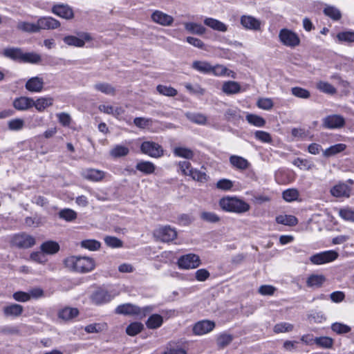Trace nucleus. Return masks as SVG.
<instances>
[{"label":"nucleus","mask_w":354,"mask_h":354,"mask_svg":"<svg viewBox=\"0 0 354 354\" xmlns=\"http://www.w3.org/2000/svg\"><path fill=\"white\" fill-rule=\"evenodd\" d=\"M229 162L232 167L241 171L245 170L250 167V163L247 159L237 155L230 156Z\"/></svg>","instance_id":"dca6fc26"},{"label":"nucleus","mask_w":354,"mask_h":354,"mask_svg":"<svg viewBox=\"0 0 354 354\" xmlns=\"http://www.w3.org/2000/svg\"><path fill=\"white\" fill-rule=\"evenodd\" d=\"M185 30L192 34L202 35L205 33L206 28L200 24L194 22H185L184 23Z\"/></svg>","instance_id":"c85d7f7f"},{"label":"nucleus","mask_w":354,"mask_h":354,"mask_svg":"<svg viewBox=\"0 0 354 354\" xmlns=\"http://www.w3.org/2000/svg\"><path fill=\"white\" fill-rule=\"evenodd\" d=\"M346 148V145L345 144L339 143L334 145L333 146H330V147L326 149L323 151V155L325 157H330L333 156H335L338 153H340L345 150Z\"/></svg>","instance_id":"58836bf2"},{"label":"nucleus","mask_w":354,"mask_h":354,"mask_svg":"<svg viewBox=\"0 0 354 354\" xmlns=\"http://www.w3.org/2000/svg\"><path fill=\"white\" fill-rule=\"evenodd\" d=\"M331 329L337 334H345L351 331V328L348 325L336 322L332 324Z\"/></svg>","instance_id":"338daca9"},{"label":"nucleus","mask_w":354,"mask_h":354,"mask_svg":"<svg viewBox=\"0 0 354 354\" xmlns=\"http://www.w3.org/2000/svg\"><path fill=\"white\" fill-rule=\"evenodd\" d=\"M44 86L42 78L34 77L29 79L26 83V88L31 92H40Z\"/></svg>","instance_id":"b1692460"},{"label":"nucleus","mask_w":354,"mask_h":354,"mask_svg":"<svg viewBox=\"0 0 354 354\" xmlns=\"http://www.w3.org/2000/svg\"><path fill=\"white\" fill-rule=\"evenodd\" d=\"M41 251L47 254H54L59 250V245L54 241L44 242L40 246Z\"/></svg>","instance_id":"bb28decb"},{"label":"nucleus","mask_w":354,"mask_h":354,"mask_svg":"<svg viewBox=\"0 0 354 354\" xmlns=\"http://www.w3.org/2000/svg\"><path fill=\"white\" fill-rule=\"evenodd\" d=\"M201 263V261L199 256L192 253L181 256L177 262L179 268L184 270L196 268Z\"/></svg>","instance_id":"423d86ee"},{"label":"nucleus","mask_w":354,"mask_h":354,"mask_svg":"<svg viewBox=\"0 0 354 354\" xmlns=\"http://www.w3.org/2000/svg\"><path fill=\"white\" fill-rule=\"evenodd\" d=\"M339 216L344 221L354 223V209L351 207L340 209Z\"/></svg>","instance_id":"5fc2aeb1"},{"label":"nucleus","mask_w":354,"mask_h":354,"mask_svg":"<svg viewBox=\"0 0 354 354\" xmlns=\"http://www.w3.org/2000/svg\"><path fill=\"white\" fill-rule=\"evenodd\" d=\"M173 153L175 156L185 159H192L194 156V153L192 149L183 147H175Z\"/></svg>","instance_id":"c9c22d12"},{"label":"nucleus","mask_w":354,"mask_h":354,"mask_svg":"<svg viewBox=\"0 0 354 354\" xmlns=\"http://www.w3.org/2000/svg\"><path fill=\"white\" fill-rule=\"evenodd\" d=\"M153 235L162 242H170L176 238L177 232L174 228L165 225L156 229Z\"/></svg>","instance_id":"1a4fd4ad"},{"label":"nucleus","mask_w":354,"mask_h":354,"mask_svg":"<svg viewBox=\"0 0 354 354\" xmlns=\"http://www.w3.org/2000/svg\"><path fill=\"white\" fill-rule=\"evenodd\" d=\"M283 198L287 202H292L297 200L299 194L296 189H288L283 192Z\"/></svg>","instance_id":"bf43d9fd"},{"label":"nucleus","mask_w":354,"mask_h":354,"mask_svg":"<svg viewBox=\"0 0 354 354\" xmlns=\"http://www.w3.org/2000/svg\"><path fill=\"white\" fill-rule=\"evenodd\" d=\"M3 311L6 317H19L22 314L24 308L20 304H12L5 306Z\"/></svg>","instance_id":"393cba45"},{"label":"nucleus","mask_w":354,"mask_h":354,"mask_svg":"<svg viewBox=\"0 0 354 354\" xmlns=\"http://www.w3.org/2000/svg\"><path fill=\"white\" fill-rule=\"evenodd\" d=\"M156 89L160 94L169 97H174L178 93L176 89L171 86H167L165 85H158Z\"/></svg>","instance_id":"3c124183"},{"label":"nucleus","mask_w":354,"mask_h":354,"mask_svg":"<svg viewBox=\"0 0 354 354\" xmlns=\"http://www.w3.org/2000/svg\"><path fill=\"white\" fill-rule=\"evenodd\" d=\"M326 278L322 274H311L306 280V285L310 288H319L325 282Z\"/></svg>","instance_id":"7c9ffc66"},{"label":"nucleus","mask_w":354,"mask_h":354,"mask_svg":"<svg viewBox=\"0 0 354 354\" xmlns=\"http://www.w3.org/2000/svg\"><path fill=\"white\" fill-rule=\"evenodd\" d=\"M345 118L339 114L328 115L323 118L322 126L327 129H338L345 126Z\"/></svg>","instance_id":"6e6552de"},{"label":"nucleus","mask_w":354,"mask_h":354,"mask_svg":"<svg viewBox=\"0 0 354 354\" xmlns=\"http://www.w3.org/2000/svg\"><path fill=\"white\" fill-rule=\"evenodd\" d=\"M215 327V323L209 320H202L197 322L194 328L193 331L196 335H202L209 333Z\"/></svg>","instance_id":"4468645a"},{"label":"nucleus","mask_w":354,"mask_h":354,"mask_svg":"<svg viewBox=\"0 0 354 354\" xmlns=\"http://www.w3.org/2000/svg\"><path fill=\"white\" fill-rule=\"evenodd\" d=\"M143 329V324L140 322H133L126 328V333L131 336H134Z\"/></svg>","instance_id":"4d7b16f0"},{"label":"nucleus","mask_w":354,"mask_h":354,"mask_svg":"<svg viewBox=\"0 0 354 354\" xmlns=\"http://www.w3.org/2000/svg\"><path fill=\"white\" fill-rule=\"evenodd\" d=\"M151 19L153 22L163 26H170L174 21L173 17L160 10H155L152 13Z\"/></svg>","instance_id":"2eb2a0df"},{"label":"nucleus","mask_w":354,"mask_h":354,"mask_svg":"<svg viewBox=\"0 0 354 354\" xmlns=\"http://www.w3.org/2000/svg\"><path fill=\"white\" fill-rule=\"evenodd\" d=\"M52 12L59 17L69 20L74 17L73 8L68 4L54 5L51 10Z\"/></svg>","instance_id":"9b49d317"},{"label":"nucleus","mask_w":354,"mask_h":354,"mask_svg":"<svg viewBox=\"0 0 354 354\" xmlns=\"http://www.w3.org/2000/svg\"><path fill=\"white\" fill-rule=\"evenodd\" d=\"M114 298L109 290L103 288H99L94 290L90 295V300L95 305H102L111 301Z\"/></svg>","instance_id":"0eeeda50"},{"label":"nucleus","mask_w":354,"mask_h":354,"mask_svg":"<svg viewBox=\"0 0 354 354\" xmlns=\"http://www.w3.org/2000/svg\"><path fill=\"white\" fill-rule=\"evenodd\" d=\"M193 180L199 183H206L208 180L209 176L206 174L205 171L194 169L189 171V176Z\"/></svg>","instance_id":"c03bdc74"},{"label":"nucleus","mask_w":354,"mask_h":354,"mask_svg":"<svg viewBox=\"0 0 354 354\" xmlns=\"http://www.w3.org/2000/svg\"><path fill=\"white\" fill-rule=\"evenodd\" d=\"M317 88L320 91L330 95H333L337 91L336 88L332 84L324 81H319L317 84Z\"/></svg>","instance_id":"8fccbe9b"},{"label":"nucleus","mask_w":354,"mask_h":354,"mask_svg":"<svg viewBox=\"0 0 354 354\" xmlns=\"http://www.w3.org/2000/svg\"><path fill=\"white\" fill-rule=\"evenodd\" d=\"M324 13L325 15L335 21H337L342 17L340 11L334 6H326L324 9Z\"/></svg>","instance_id":"09e8293b"},{"label":"nucleus","mask_w":354,"mask_h":354,"mask_svg":"<svg viewBox=\"0 0 354 354\" xmlns=\"http://www.w3.org/2000/svg\"><path fill=\"white\" fill-rule=\"evenodd\" d=\"M292 94L299 98L308 99L310 97V93L301 87L295 86L291 88Z\"/></svg>","instance_id":"e2e57ef3"},{"label":"nucleus","mask_w":354,"mask_h":354,"mask_svg":"<svg viewBox=\"0 0 354 354\" xmlns=\"http://www.w3.org/2000/svg\"><path fill=\"white\" fill-rule=\"evenodd\" d=\"M129 153V149L122 145H115L109 151V154L114 158H122Z\"/></svg>","instance_id":"473e14b6"},{"label":"nucleus","mask_w":354,"mask_h":354,"mask_svg":"<svg viewBox=\"0 0 354 354\" xmlns=\"http://www.w3.org/2000/svg\"><path fill=\"white\" fill-rule=\"evenodd\" d=\"M78 313L77 308H65L59 312V317L64 320H69L77 316Z\"/></svg>","instance_id":"79ce46f5"},{"label":"nucleus","mask_w":354,"mask_h":354,"mask_svg":"<svg viewBox=\"0 0 354 354\" xmlns=\"http://www.w3.org/2000/svg\"><path fill=\"white\" fill-rule=\"evenodd\" d=\"M17 28L18 30L25 32H38L37 23L33 24L27 21H19L17 24Z\"/></svg>","instance_id":"37998d69"},{"label":"nucleus","mask_w":354,"mask_h":354,"mask_svg":"<svg viewBox=\"0 0 354 354\" xmlns=\"http://www.w3.org/2000/svg\"><path fill=\"white\" fill-rule=\"evenodd\" d=\"M222 91L227 95L236 94L241 91V86L237 82L227 81L223 83Z\"/></svg>","instance_id":"cd10ccee"},{"label":"nucleus","mask_w":354,"mask_h":354,"mask_svg":"<svg viewBox=\"0 0 354 354\" xmlns=\"http://www.w3.org/2000/svg\"><path fill=\"white\" fill-rule=\"evenodd\" d=\"M232 340V335L227 333H222L218 336L216 343L218 347L224 348L229 345Z\"/></svg>","instance_id":"13d9d810"},{"label":"nucleus","mask_w":354,"mask_h":354,"mask_svg":"<svg viewBox=\"0 0 354 354\" xmlns=\"http://www.w3.org/2000/svg\"><path fill=\"white\" fill-rule=\"evenodd\" d=\"M276 221L279 224L294 226L297 224V218L292 215H279L276 217Z\"/></svg>","instance_id":"ea45409f"},{"label":"nucleus","mask_w":354,"mask_h":354,"mask_svg":"<svg viewBox=\"0 0 354 354\" xmlns=\"http://www.w3.org/2000/svg\"><path fill=\"white\" fill-rule=\"evenodd\" d=\"M115 313L120 315H137L140 313V308L131 304H124L118 306L115 308Z\"/></svg>","instance_id":"6ab92c4d"},{"label":"nucleus","mask_w":354,"mask_h":354,"mask_svg":"<svg viewBox=\"0 0 354 354\" xmlns=\"http://www.w3.org/2000/svg\"><path fill=\"white\" fill-rule=\"evenodd\" d=\"M41 60V56L35 53H23L21 62L37 64Z\"/></svg>","instance_id":"a18cd8bd"},{"label":"nucleus","mask_w":354,"mask_h":354,"mask_svg":"<svg viewBox=\"0 0 354 354\" xmlns=\"http://www.w3.org/2000/svg\"><path fill=\"white\" fill-rule=\"evenodd\" d=\"M192 67L193 69L203 74H210L212 69L210 63L206 61H194L192 64Z\"/></svg>","instance_id":"72a5a7b5"},{"label":"nucleus","mask_w":354,"mask_h":354,"mask_svg":"<svg viewBox=\"0 0 354 354\" xmlns=\"http://www.w3.org/2000/svg\"><path fill=\"white\" fill-rule=\"evenodd\" d=\"M294 326L292 324L288 322H280L277 324L273 328L275 333H286L292 331Z\"/></svg>","instance_id":"0e129e2a"},{"label":"nucleus","mask_w":354,"mask_h":354,"mask_svg":"<svg viewBox=\"0 0 354 354\" xmlns=\"http://www.w3.org/2000/svg\"><path fill=\"white\" fill-rule=\"evenodd\" d=\"M241 24L246 29L259 30L261 28V22L250 15H243L241 17Z\"/></svg>","instance_id":"a211bd4d"},{"label":"nucleus","mask_w":354,"mask_h":354,"mask_svg":"<svg viewBox=\"0 0 354 354\" xmlns=\"http://www.w3.org/2000/svg\"><path fill=\"white\" fill-rule=\"evenodd\" d=\"M53 99L50 97H39L36 101L34 100L33 106H35L38 111L41 112L47 107L53 105Z\"/></svg>","instance_id":"f704fd0d"},{"label":"nucleus","mask_w":354,"mask_h":354,"mask_svg":"<svg viewBox=\"0 0 354 354\" xmlns=\"http://www.w3.org/2000/svg\"><path fill=\"white\" fill-rule=\"evenodd\" d=\"M106 245L112 248H119L122 247L123 243L118 238L113 236H106L104 239Z\"/></svg>","instance_id":"6e6d98bb"},{"label":"nucleus","mask_w":354,"mask_h":354,"mask_svg":"<svg viewBox=\"0 0 354 354\" xmlns=\"http://www.w3.org/2000/svg\"><path fill=\"white\" fill-rule=\"evenodd\" d=\"M185 115L189 121L197 124L203 125L207 122V117L203 113L188 112Z\"/></svg>","instance_id":"a19ab883"},{"label":"nucleus","mask_w":354,"mask_h":354,"mask_svg":"<svg viewBox=\"0 0 354 354\" xmlns=\"http://www.w3.org/2000/svg\"><path fill=\"white\" fill-rule=\"evenodd\" d=\"M211 73L214 76L221 77V76H227L230 77L232 78H236V73L228 69L223 65L216 64L215 66H212Z\"/></svg>","instance_id":"4be33fe9"},{"label":"nucleus","mask_w":354,"mask_h":354,"mask_svg":"<svg viewBox=\"0 0 354 354\" xmlns=\"http://www.w3.org/2000/svg\"><path fill=\"white\" fill-rule=\"evenodd\" d=\"M279 39L281 44L290 48H295L300 44L298 35L287 28H283L279 31Z\"/></svg>","instance_id":"39448f33"},{"label":"nucleus","mask_w":354,"mask_h":354,"mask_svg":"<svg viewBox=\"0 0 354 354\" xmlns=\"http://www.w3.org/2000/svg\"><path fill=\"white\" fill-rule=\"evenodd\" d=\"M64 264L69 270L80 273L91 272L95 266L94 260L87 257H68L64 259Z\"/></svg>","instance_id":"f257e3e1"},{"label":"nucleus","mask_w":354,"mask_h":354,"mask_svg":"<svg viewBox=\"0 0 354 354\" xmlns=\"http://www.w3.org/2000/svg\"><path fill=\"white\" fill-rule=\"evenodd\" d=\"M314 342L317 346L324 348H330L333 344V339L325 336L315 337Z\"/></svg>","instance_id":"864d4df0"},{"label":"nucleus","mask_w":354,"mask_h":354,"mask_svg":"<svg viewBox=\"0 0 354 354\" xmlns=\"http://www.w3.org/2000/svg\"><path fill=\"white\" fill-rule=\"evenodd\" d=\"M92 39L91 34L86 32H78L77 36L68 35L63 38V41L66 45L78 48L84 47L86 41H90Z\"/></svg>","instance_id":"7ed1b4c3"},{"label":"nucleus","mask_w":354,"mask_h":354,"mask_svg":"<svg viewBox=\"0 0 354 354\" xmlns=\"http://www.w3.org/2000/svg\"><path fill=\"white\" fill-rule=\"evenodd\" d=\"M25 126V122L21 118H15L8 121V127L10 131H20Z\"/></svg>","instance_id":"603ef678"},{"label":"nucleus","mask_w":354,"mask_h":354,"mask_svg":"<svg viewBox=\"0 0 354 354\" xmlns=\"http://www.w3.org/2000/svg\"><path fill=\"white\" fill-rule=\"evenodd\" d=\"M339 41L344 42H354V31H344L337 35Z\"/></svg>","instance_id":"774afa93"},{"label":"nucleus","mask_w":354,"mask_h":354,"mask_svg":"<svg viewBox=\"0 0 354 354\" xmlns=\"http://www.w3.org/2000/svg\"><path fill=\"white\" fill-rule=\"evenodd\" d=\"M293 165L298 167L300 169L310 170L315 167L314 163L308 159L297 158L292 162Z\"/></svg>","instance_id":"49530a36"},{"label":"nucleus","mask_w":354,"mask_h":354,"mask_svg":"<svg viewBox=\"0 0 354 354\" xmlns=\"http://www.w3.org/2000/svg\"><path fill=\"white\" fill-rule=\"evenodd\" d=\"M140 151L142 153L154 158H159L164 155L162 147L153 141L143 142L140 145Z\"/></svg>","instance_id":"20e7f679"},{"label":"nucleus","mask_w":354,"mask_h":354,"mask_svg":"<svg viewBox=\"0 0 354 354\" xmlns=\"http://www.w3.org/2000/svg\"><path fill=\"white\" fill-rule=\"evenodd\" d=\"M246 120L250 124L257 127H263L266 124V120L262 117L255 114H247Z\"/></svg>","instance_id":"de8ad7c7"},{"label":"nucleus","mask_w":354,"mask_h":354,"mask_svg":"<svg viewBox=\"0 0 354 354\" xmlns=\"http://www.w3.org/2000/svg\"><path fill=\"white\" fill-rule=\"evenodd\" d=\"M136 169L144 174L149 175L154 173L156 165L150 161L141 160L136 164Z\"/></svg>","instance_id":"a878e982"},{"label":"nucleus","mask_w":354,"mask_h":354,"mask_svg":"<svg viewBox=\"0 0 354 354\" xmlns=\"http://www.w3.org/2000/svg\"><path fill=\"white\" fill-rule=\"evenodd\" d=\"M219 205L221 208L228 212L243 214L250 209V205L245 201L236 197L226 196L220 199Z\"/></svg>","instance_id":"f03ea898"},{"label":"nucleus","mask_w":354,"mask_h":354,"mask_svg":"<svg viewBox=\"0 0 354 354\" xmlns=\"http://www.w3.org/2000/svg\"><path fill=\"white\" fill-rule=\"evenodd\" d=\"M34 100L28 97H20L13 101V106L19 111L27 110L33 106Z\"/></svg>","instance_id":"aec40b11"},{"label":"nucleus","mask_w":354,"mask_h":354,"mask_svg":"<svg viewBox=\"0 0 354 354\" xmlns=\"http://www.w3.org/2000/svg\"><path fill=\"white\" fill-rule=\"evenodd\" d=\"M100 243L94 239L84 240L81 242V246L91 251H95L100 249Z\"/></svg>","instance_id":"680f3d73"},{"label":"nucleus","mask_w":354,"mask_h":354,"mask_svg":"<svg viewBox=\"0 0 354 354\" xmlns=\"http://www.w3.org/2000/svg\"><path fill=\"white\" fill-rule=\"evenodd\" d=\"M23 51L19 48H8L3 51L4 57L12 60L21 62Z\"/></svg>","instance_id":"c756f323"},{"label":"nucleus","mask_w":354,"mask_h":354,"mask_svg":"<svg viewBox=\"0 0 354 354\" xmlns=\"http://www.w3.org/2000/svg\"><path fill=\"white\" fill-rule=\"evenodd\" d=\"M59 218L67 222H72L77 217V214L75 211L70 208H64L58 212Z\"/></svg>","instance_id":"e433bc0d"},{"label":"nucleus","mask_w":354,"mask_h":354,"mask_svg":"<svg viewBox=\"0 0 354 354\" xmlns=\"http://www.w3.org/2000/svg\"><path fill=\"white\" fill-rule=\"evenodd\" d=\"M98 109L101 112H103L106 114H111L115 116L119 115L122 113L121 108L117 107L114 109L113 106L101 104L99 106Z\"/></svg>","instance_id":"052dcab7"},{"label":"nucleus","mask_w":354,"mask_h":354,"mask_svg":"<svg viewBox=\"0 0 354 354\" xmlns=\"http://www.w3.org/2000/svg\"><path fill=\"white\" fill-rule=\"evenodd\" d=\"M96 91L109 95H115V88L110 84L106 82H99L94 85Z\"/></svg>","instance_id":"4c0bfd02"},{"label":"nucleus","mask_w":354,"mask_h":354,"mask_svg":"<svg viewBox=\"0 0 354 354\" xmlns=\"http://www.w3.org/2000/svg\"><path fill=\"white\" fill-rule=\"evenodd\" d=\"M13 243L19 248H29L35 244V239L31 235L21 234L14 237Z\"/></svg>","instance_id":"ddd939ff"},{"label":"nucleus","mask_w":354,"mask_h":354,"mask_svg":"<svg viewBox=\"0 0 354 354\" xmlns=\"http://www.w3.org/2000/svg\"><path fill=\"white\" fill-rule=\"evenodd\" d=\"M145 324L149 329L158 328L163 324V317L160 315L153 314L149 316Z\"/></svg>","instance_id":"2f4dec72"},{"label":"nucleus","mask_w":354,"mask_h":354,"mask_svg":"<svg viewBox=\"0 0 354 354\" xmlns=\"http://www.w3.org/2000/svg\"><path fill=\"white\" fill-rule=\"evenodd\" d=\"M204 24L214 30L225 32L227 30V26L222 21L212 17H206Z\"/></svg>","instance_id":"5701e85b"},{"label":"nucleus","mask_w":354,"mask_h":354,"mask_svg":"<svg viewBox=\"0 0 354 354\" xmlns=\"http://www.w3.org/2000/svg\"><path fill=\"white\" fill-rule=\"evenodd\" d=\"M254 138L263 143H271L272 141L271 135L264 131H256Z\"/></svg>","instance_id":"69168bd1"},{"label":"nucleus","mask_w":354,"mask_h":354,"mask_svg":"<svg viewBox=\"0 0 354 354\" xmlns=\"http://www.w3.org/2000/svg\"><path fill=\"white\" fill-rule=\"evenodd\" d=\"M82 175L86 180L97 182L104 178L105 173L98 169H87L82 171Z\"/></svg>","instance_id":"412c9836"},{"label":"nucleus","mask_w":354,"mask_h":354,"mask_svg":"<svg viewBox=\"0 0 354 354\" xmlns=\"http://www.w3.org/2000/svg\"><path fill=\"white\" fill-rule=\"evenodd\" d=\"M338 257V253L334 250H328L317 253L310 257L313 264L321 265L331 262Z\"/></svg>","instance_id":"9d476101"},{"label":"nucleus","mask_w":354,"mask_h":354,"mask_svg":"<svg viewBox=\"0 0 354 354\" xmlns=\"http://www.w3.org/2000/svg\"><path fill=\"white\" fill-rule=\"evenodd\" d=\"M37 26L38 32L41 30H53L56 29L60 26L58 20L51 17H42L37 19Z\"/></svg>","instance_id":"f8f14e48"},{"label":"nucleus","mask_w":354,"mask_h":354,"mask_svg":"<svg viewBox=\"0 0 354 354\" xmlns=\"http://www.w3.org/2000/svg\"><path fill=\"white\" fill-rule=\"evenodd\" d=\"M330 192L331 195L335 197L348 198L351 192V188L346 184L342 183L333 186Z\"/></svg>","instance_id":"f3484780"}]
</instances>
